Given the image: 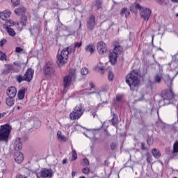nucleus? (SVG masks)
<instances>
[{"label": "nucleus", "instance_id": "nucleus-1", "mask_svg": "<svg viewBox=\"0 0 178 178\" xmlns=\"http://www.w3.org/2000/svg\"><path fill=\"white\" fill-rule=\"evenodd\" d=\"M140 74L136 70H133L128 74L126 77V83L129 86L131 90H134V87H137L140 84Z\"/></svg>", "mask_w": 178, "mask_h": 178}, {"label": "nucleus", "instance_id": "nucleus-2", "mask_svg": "<svg viewBox=\"0 0 178 178\" xmlns=\"http://www.w3.org/2000/svg\"><path fill=\"white\" fill-rule=\"evenodd\" d=\"M72 52H74V50L73 49V47L70 46L63 49L60 54H58L57 63L58 66H63V65H66V63H67L69 54H72Z\"/></svg>", "mask_w": 178, "mask_h": 178}, {"label": "nucleus", "instance_id": "nucleus-3", "mask_svg": "<svg viewBox=\"0 0 178 178\" xmlns=\"http://www.w3.org/2000/svg\"><path fill=\"white\" fill-rule=\"evenodd\" d=\"M76 71L75 69L70 70V74L68 75H66L63 78V87H64V91L66 92L67 91V89L70 86H72V82L76 80Z\"/></svg>", "mask_w": 178, "mask_h": 178}, {"label": "nucleus", "instance_id": "nucleus-4", "mask_svg": "<svg viewBox=\"0 0 178 178\" xmlns=\"http://www.w3.org/2000/svg\"><path fill=\"white\" fill-rule=\"evenodd\" d=\"M83 104H78L70 114V119L71 120H79L85 112Z\"/></svg>", "mask_w": 178, "mask_h": 178}, {"label": "nucleus", "instance_id": "nucleus-5", "mask_svg": "<svg viewBox=\"0 0 178 178\" xmlns=\"http://www.w3.org/2000/svg\"><path fill=\"white\" fill-rule=\"evenodd\" d=\"M12 127L8 124L0 126V141L8 143Z\"/></svg>", "mask_w": 178, "mask_h": 178}, {"label": "nucleus", "instance_id": "nucleus-6", "mask_svg": "<svg viewBox=\"0 0 178 178\" xmlns=\"http://www.w3.org/2000/svg\"><path fill=\"white\" fill-rule=\"evenodd\" d=\"M34 76V70L31 68H29L26 70L24 76L22 75H16L15 80L17 83H22V81H27L30 83L31 80H33V77Z\"/></svg>", "mask_w": 178, "mask_h": 178}, {"label": "nucleus", "instance_id": "nucleus-7", "mask_svg": "<svg viewBox=\"0 0 178 178\" xmlns=\"http://www.w3.org/2000/svg\"><path fill=\"white\" fill-rule=\"evenodd\" d=\"M135 8L136 9H138L139 10H140V17H142V19H143V20L146 22H148V20H149V17H151L152 13L151 9L142 7L137 3H135Z\"/></svg>", "mask_w": 178, "mask_h": 178}, {"label": "nucleus", "instance_id": "nucleus-8", "mask_svg": "<svg viewBox=\"0 0 178 178\" xmlns=\"http://www.w3.org/2000/svg\"><path fill=\"white\" fill-rule=\"evenodd\" d=\"M43 71L44 75L47 76H52L54 73H55V68L54 67V63L49 61L46 63L43 67Z\"/></svg>", "mask_w": 178, "mask_h": 178}, {"label": "nucleus", "instance_id": "nucleus-9", "mask_svg": "<svg viewBox=\"0 0 178 178\" xmlns=\"http://www.w3.org/2000/svg\"><path fill=\"white\" fill-rule=\"evenodd\" d=\"M54 176V172H52V170L42 168L40 172V177L42 178H48L52 177Z\"/></svg>", "mask_w": 178, "mask_h": 178}, {"label": "nucleus", "instance_id": "nucleus-10", "mask_svg": "<svg viewBox=\"0 0 178 178\" xmlns=\"http://www.w3.org/2000/svg\"><path fill=\"white\" fill-rule=\"evenodd\" d=\"M173 90L172 88H170V90H165L164 92H162V97L163 99H172L174 97Z\"/></svg>", "mask_w": 178, "mask_h": 178}, {"label": "nucleus", "instance_id": "nucleus-11", "mask_svg": "<svg viewBox=\"0 0 178 178\" xmlns=\"http://www.w3.org/2000/svg\"><path fill=\"white\" fill-rule=\"evenodd\" d=\"M97 51L100 55H102L106 52V44L104 42H99L97 43Z\"/></svg>", "mask_w": 178, "mask_h": 178}, {"label": "nucleus", "instance_id": "nucleus-12", "mask_svg": "<svg viewBox=\"0 0 178 178\" xmlns=\"http://www.w3.org/2000/svg\"><path fill=\"white\" fill-rule=\"evenodd\" d=\"M87 27L88 30H94L95 27V17L90 15L88 19Z\"/></svg>", "mask_w": 178, "mask_h": 178}, {"label": "nucleus", "instance_id": "nucleus-13", "mask_svg": "<svg viewBox=\"0 0 178 178\" xmlns=\"http://www.w3.org/2000/svg\"><path fill=\"white\" fill-rule=\"evenodd\" d=\"M13 147L15 151L17 152L23 148V143H22V139H20V138H16L15 139Z\"/></svg>", "mask_w": 178, "mask_h": 178}, {"label": "nucleus", "instance_id": "nucleus-14", "mask_svg": "<svg viewBox=\"0 0 178 178\" xmlns=\"http://www.w3.org/2000/svg\"><path fill=\"white\" fill-rule=\"evenodd\" d=\"M16 94H17V90L16 88L14 86H11L7 90V95L10 97L15 98L16 97Z\"/></svg>", "mask_w": 178, "mask_h": 178}, {"label": "nucleus", "instance_id": "nucleus-15", "mask_svg": "<svg viewBox=\"0 0 178 178\" xmlns=\"http://www.w3.org/2000/svg\"><path fill=\"white\" fill-rule=\"evenodd\" d=\"M10 15H12V12L10 10H6L0 13V19L4 21L8 20V18L10 17Z\"/></svg>", "mask_w": 178, "mask_h": 178}, {"label": "nucleus", "instance_id": "nucleus-16", "mask_svg": "<svg viewBox=\"0 0 178 178\" xmlns=\"http://www.w3.org/2000/svg\"><path fill=\"white\" fill-rule=\"evenodd\" d=\"M14 158L17 163H22L23 162V159H24L23 154H22L20 152H16Z\"/></svg>", "mask_w": 178, "mask_h": 178}, {"label": "nucleus", "instance_id": "nucleus-17", "mask_svg": "<svg viewBox=\"0 0 178 178\" xmlns=\"http://www.w3.org/2000/svg\"><path fill=\"white\" fill-rule=\"evenodd\" d=\"M109 60L111 65H115L118 60V53H115V51L111 52L109 54Z\"/></svg>", "mask_w": 178, "mask_h": 178}, {"label": "nucleus", "instance_id": "nucleus-18", "mask_svg": "<svg viewBox=\"0 0 178 178\" xmlns=\"http://www.w3.org/2000/svg\"><path fill=\"white\" fill-rule=\"evenodd\" d=\"M14 12L15 15H17L18 16H24L26 13V8L24 7H20L16 8Z\"/></svg>", "mask_w": 178, "mask_h": 178}, {"label": "nucleus", "instance_id": "nucleus-19", "mask_svg": "<svg viewBox=\"0 0 178 178\" xmlns=\"http://www.w3.org/2000/svg\"><path fill=\"white\" fill-rule=\"evenodd\" d=\"M85 51H86V52H90V54H92L94 51H95V47H94L92 44H88L85 47Z\"/></svg>", "mask_w": 178, "mask_h": 178}, {"label": "nucleus", "instance_id": "nucleus-20", "mask_svg": "<svg viewBox=\"0 0 178 178\" xmlns=\"http://www.w3.org/2000/svg\"><path fill=\"white\" fill-rule=\"evenodd\" d=\"M120 15L121 16H125V17H129L130 16V10L126 8H123L120 10Z\"/></svg>", "mask_w": 178, "mask_h": 178}, {"label": "nucleus", "instance_id": "nucleus-21", "mask_svg": "<svg viewBox=\"0 0 178 178\" xmlns=\"http://www.w3.org/2000/svg\"><path fill=\"white\" fill-rule=\"evenodd\" d=\"M152 154L153 156L156 158V159H159V158H161V152L156 148L152 150Z\"/></svg>", "mask_w": 178, "mask_h": 178}, {"label": "nucleus", "instance_id": "nucleus-22", "mask_svg": "<svg viewBox=\"0 0 178 178\" xmlns=\"http://www.w3.org/2000/svg\"><path fill=\"white\" fill-rule=\"evenodd\" d=\"M6 30L8 34L10 35V37H15V35H16V32H15V30H13V29L9 26H6Z\"/></svg>", "mask_w": 178, "mask_h": 178}, {"label": "nucleus", "instance_id": "nucleus-23", "mask_svg": "<svg viewBox=\"0 0 178 178\" xmlns=\"http://www.w3.org/2000/svg\"><path fill=\"white\" fill-rule=\"evenodd\" d=\"M14 97H8L6 99V103L8 105V106H13L15 105V99H13Z\"/></svg>", "mask_w": 178, "mask_h": 178}, {"label": "nucleus", "instance_id": "nucleus-24", "mask_svg": "<svg viewBox=\"0 0 178 178\" xmlns=\"http://www.w3.org/2000/svg\"><path fill=\"white\" fill-rule=\"evenodd\" d=\"M24 94H26V90L24 88L20 89L17 94L18 99H23Z\"/></svg>", "mask_w": 178, "mask_h": 178}, {"label": "nucleus", "instance_id": "nucleus-25", "mask_svg": "<svg viewBox=\"0 0 178 178\" xmlns=\"http://www.w3.org/2000/svg\"><path fill=\"white\" fill-rule=\"evenodd\" d=\"M57 137L60 141H67V138H66V136H65L64 135H62V132L60 131H58L57 132Z\"/></svg>", "mask_w": 178, "mask_h": 178}, {"label": "nucleus", "instance_id": "nucleus-26", "mask_svg": "<svg viewBox=\"0 0 178 178\" xmlns=\"http://www.w3.org/2000/svg\"><path fill=\"white\" fill-rule=\"evenodd\" d=\"M7 69L4 70L2 72V74H9L10 71L13 70V65H7Z\"/></svg>", "mask_w": 178, "mask_h": 178}, {"label": "nucleus", "instance_id": "nucleus-27", "mask_svg": "<svg viewBox=\"0 0 178 178\" xmlns=\"http://www.w3.org/2000/svg\"><path fill=\"white\" fill-rule=\"evenodd\" d=\"M31 35H35V34H38V33L40 31L38 29V27L33 26L30 29Z\"/></svg>", "mask_w": 178, "mask_h": 178}, {"label": "nucleus", "instance_id": "nucleus-28", "mask_svg": "<svg viewBox=\"0 0 178 178\" xmlns=\"http://www.w3.org/2000/svg\"><path fill=\"white\" fill-rule=\"evenodd\" d=\"M114 52L117 54V55L118 54H121V52H123V48L121 47L120 45L115 46Z\"/></svg>", "mask_w": 178, "mask_h": 178}, {"label": "nucleus", "instance_id": "nucleus-29", "mask_svg": "<svg viewBox=\"0 0 178 178\" xmlns=\"http://www.w3.org/2000/svg\"><path fill=\"white\" fill-rule=\"evenodd\" d=\"M20 23L22 26H26L27 24V17L22 15L20 18Z\"/></svg>", "mask_w": 178, "mask_h": 178}, {"label": "nucleus", "instance_id": "nucleus-30", "mask_svg": "<svg viewBox=\"0 0 178 178\" xmlns=\"http://www.w3.org/2000/svg\"><path fill=\"white\" fill-rule=\"evenodd\" d=\"M6 27H10L11 26H15V22L12 19H6Z\"/></svg>", "mask_w": 178, "mask_h": 178}, {"label": "nucleus", "instance_id": "nucleus-31", "mask_svg": "<svg viewBox=\"0 0 178 178\" xmlns=\"http://www.w3.org/2000/svg\"><path fill=\"white\" fill-rule=\"evenodd\" d=\"M178 153V141L175 142L173 145L172 154Z\"/></svg>", "mask_w": 178, "mask_h": 178}, {"label": "nucleus", "instance_id": "nucleus-32", "mask_svg": "<svg viewBox=\"0 0 178 178\" xmlns=\"http://www.w3.org/2000/svg\"><path fill=\"white\" fill-rule=\"evenodd\" d=\"M118 115H116V114H113V118L111 120L113 126H115L116 124V123H118Z\"/></svg>", "mask_w": 178, "mask_h": 178}, {"label": "nucleus", "instance_id": "nucleus-33", "mask_svg": "<svg viewBox=\"0 0 178 178\" xmlns=\"http://www.w3.org/2000/svg\"><path fill=\"white\" fill-rule=\"evenodd\" d=\"M81 74H82V76H87V74H88V69L87 67H83L81 70Z\"/></svg>", "mask_w": 178, "mask_h": 178}, {"label": "nucleus", "instance_id": "nucleus-34", "mask_svg": "<svg viewBox=\"0 0 178 178\" xmlns=\"http://www.w3.org/2000/svg\"><path fill=\"white\" fill-rule=\"evenodd\" d=\"M81 165L82 166H88V165H90V162L88 161V159H87V158H85L81 163Z\"/></svg>", "mask_w": 178, "mask_h": 178}, {"label": "nucleus", "instance_id": "nucleus-35", "mask_svg": "<svg viewBox=\"0 0 178 178\" xmlns=\"http://www.w3.org/2000/svg\"><path fill=\"white\" fill-rule=\"evenodd\" d=\"M11 2L14 8H16V6H19V5H20V0H11Z\"/></svg>", "mask_w": 178, "mask_h": 178}, {"label": "nucleus", "instance_id": "nucleus-36", "mask_svg": "<svg viewBox=\"0 0 178 178\" xmlns=\"http://www.w3.org/2000/svg\"><path fill=\"white\" fill-rule=\"evenodd\" d=\"M157 2L161 3V5H162L163 6H166V5H168V3H169L168 0H157Z\"/></svg>", "mask_w": 178, "mask_h": 178}, {"label": "nucleus", "instance_id": "nucleus-37", "mask_svg": "<svg viewBox=\"0 0 178 178\" xmlns=\"http://www.w3.org/2000/svg\"><path fill=\"white\" fill-rule=\"evenodd\" d=\"M77 159V152H76V149H72V161H76Z\"/></svg>", "mask_w": 178, "mask_h": 178}, {"label": "nucleus", "instance_id": "nucleus-38", "mask_svg": "<svg viewBox=\"0 0 178 178\" xmlns=\"http://www.w3.org/2000/svg\"><path fill=\"white\" fill-rule=\"evenodd\" d=\"M0 60H6V54L2 51H0Z\"/></svg>", "mask_w": 178, "mask_h": 178}, {"label": "nucleus", "instance_id": "nucleus-39", "mask_svg": "<svg viewBox=\"0 0 178 178\" xmlns=\"http://www.w3.org/2000/svg\"><path fill=\"white\" fill-rule=\"evenodd\" d=\"M161 75H156L154 77V81L155 83H161Z\"/></svg>", "mask_w": 178, "mask_h": 178}, {"label": "nucleus", "instance_id": "nucleus-40", "mask_svg": "<svg viewBox=\"0 0 178 178\" xmlns=\"http://www.w3.org/2000/svg\"><path fill=\"white\" fill-rule=\"evenodd\" d=\"M108 79L109 81H112V80H113V73H112V72H108Z\"/></svg>", "mask_w": 178, "mask_h": 178}, {"label": "nucleus", "instance_id": "nucleus-41", "mask_svg": "<svg viewBox=\"0 0 178 178\" xmlns=\"http://www.w3.org/2000/svg\"><path fill=\"white\" fill-rule=\"evenodd\" d=\"M82 172L84 173V175H88L90 173V168H85L82 170Z\"/></svg>", "mask_w": 178, "mask_h": 178}, {"label": "nucleus", "instance_id": "nucleus-42", "mask_svg": "<svg viewBox=\"0 0 178 178\" xmlns=\"http://www.w3.org/2000/svg\"><path fill=\"white\" fill-rule=\"evenodd\" d=\"M72 126V124H67L65 125V129L69 133L70 131V127Z\"/></svg>", "mask_w": 178, "mask_h": 178}, {"label": "nucleus", "instance_id": "nucleus-43", "mask_svg": "<svg viewBox=\"0 0 178 178\" xmlns=\"http://www.w3.org/2000/svg\"><path fill=\"white\" fill-rule=\"evenodd\" d=\"M118 146V144L116 143H112L111 144V149H116V147Z\"/></svg>", "mask_w": 178, "mask_h": 178}, {"label": "nucleus", "instance_id": "nucleus-44", "mask_svg": "<svg viewBox=\"0 0 178 178\" xmlns=\"http://www.w3.org/2000/svg\"><path fill=\"white\" fill-rule=\"evenodd\" d=\"M83 45V43L81 42H77L74 44V47L75 48H80Z\"/></svg>", "mask_w": 178, "mask_h": 178}, {"label": "nucleus", "instance_id": "nucleus-45", "mask_svg": "<svg viewBox=\"0 0 178 178\" xmlns=\"http://www.w3.org/2000/svg\"><path fill=\"white\" fill-rule=\"evenodd\" d=\"M6 43V39L3 38L0 41V47H3Z\"/></svg>", "mask_w": 178, "mask_h": 178}, {"label": "nucleus", "instance_id": "nucleus-46", "mask_svg": "<svg viewBox=\"0 0 178 178\" xmlns=\"http://www.w3.org/2000/svg\"><path fill=\"white\" fill-rule=\"evenodd\" d=\"M95 70H96L97 72H98L99 70H101V72H104V67H100L99 66H97V67H95Z\"/></svg>", "mask_w": 178, "mask_h": 178}, {"label": "nucleus", "instance_id": "nucleus-47", "mask_svg": "<svg viewBox=\"0 0 178 178\" xmlns=\"http://www.w3.org/2000/svg\"><path fill=\"white\" fill-rule=\"evenodd\" d=\"M72 3H74V5H79L80 0H72Z\"/></svg>", "mask_w": 178, "mask_h": 178}, {"label": "nucleus", "instance_id": "nucleus-48", "mask_svg": "<svg viewBox=\"0 0 178 178\" xmlns=\"http://www.w3.org/2000/svg\"><path fill=\"white\" fill-rule=\"evenodd\" d=\"M87 95H91L92 94H99V92H97L96 91H93V92H88L86 93Z\"/></svg>", "mask_w": 178, "mask_h": 178}, {"label": "nucleus", "instance_id": "nucleus-49", "mask_svg": "<svg viewBox=\"0 0 178 178\" xmlns=\"http://www.w3.org/2000/svg\"><path fill=\"white\" fill-rule=\"evenodd\" d=\"M22 51H23V49H22L21 47H16L15 49V52H22Z\"/></svg>", "mask_w": 178, "mask_h": 178}, {"label": "nucleus", "instance_id": "nucleus-50", "mask_svg": "<svg viewBox=\"0 0 178 178\" xmlns=\"http://www.w3.org/2000/svg\"><path fill=\"white\" fill-rule=\"evenodd\" d=\"M116 99L117 101H122V95H117Z\"/></svg>", "mask_w": 178, "mask_h": 178}, {"label": "nucleus", "instance_id": "nucleus-51", "mask_svg": "<svg viewBox=\"0 0 178 178\" xmlns=\"http://www.w3.org/2000/svg\"><path fill=\"white\" fill-rule=\"evenodd\" d=\"M147 144L149 145H151V144H152V138H148L147 139Z\"/></svg>", "mask_w": 178, "mask_h": 178}, {"label": "nucleus", "instance_id": "nucleus-52", "mask_svg": "<svg viewBox=\"0 0 178 178\" xmlns=\"http://www.w3.org/2000/svg\"><path fill=\"white\" fill-rule=\"evenodd\" d=\"M147 162H148V163H151V156H147Z\"/></svg>", "mask_w": 178, "mask_h": 178}, {"label": "nucleus", "instance_id": "nucleus-53", "mask_svg": "<svg viewBox=\"0 0 178 178\" xmlns=\"http://www.w3.org/2000/svg\"><path fill=\"white\" fill-rule=\"evenodd\" d=\"M67 163V159H65L63 160V165H65V163Z\"/></svg>", "mask_w": 178, "mask_h": 178}, {"label": "nucleus", "instance_id": "nucleus-54", "mask_svg": "<svg viewBox=\"0 0 178 178\" xmlns=\"http://www.w3.org/2000/svg\"><path fill=\"white\" fill-rule=\"evenodd\" d=\"M141 148L143 149H145V145H144V143H141Z\"/></svg>", "mask_w": 178, "mask_h": 178}, {"label": "nucleus", "instance_id": "nucleus-55", "mask_svg": "<svg viewBox=\"0 0 178 178\" xmlns=\"http://www.w3.org/2000/svg\"><path fill=\"white\" fill-rule=\"evenodd\" d=\"M171 2H172V3H178V0H171Z\"/></svg>", "mask_w": 178, "mask_h": 178}, {"label": "nucleus", "instance_id": "nucleus-56", "mask_svg": "<svg viewBox=\"0 0 178 178\" xmlns=\"http://www.w3.org/2000/svg\"><path fill=\"white\" fill-rule=\"evenodd\" d=\"M168 83H169L170 86H172V80L169 79L166 83L168 84Z\"/></svg>", "mask_w": 178, "mask_h": 178}, {"label": "nucleus", "instance_id": "nucleus-57", "mask_svg": "<svg viewBox=\"0 0 178 178\" xmlns=\"http://www.w3.org/2000/svg\"><path fill=\"white\" fill-rule=\"evenodd\" d=\"M90 86L91 87V88H94V84L92 83H90Z\"/></svg>", "mask_w": 178, "mask_h": 178}, {"label": "nucleus", "instance_id": "nucleus-58", "mask_svg": "<svg viewBox=\"0 0 178 178\" xmlns=\"http://www.w3.org/2000/svg\"><path fill=\"white\" fill-rule=\"evenodd\" d=\"M1 118H3V114L0 113V119H1Z\"/></svg>", "mask_w": 178, "mask_h": 178}, {"label": "nucleus", "instance_id": "nucleus-59", "mask_svg": "<svg viewBox=\"0 0 178 178\" xmlns=\"http://www.w3.org/2000/svg\"><path fill=\"white\" fill-rule=\"evenodd\" d=\"M17 108L19 109H22V107L20 106H17Z\"/></svg>", "mask_w": 178, "mask_h": 178}, {"label": "nucleus", "instance_id": "nucleus-60", "mask_svg": "<svg viewBox=\"0 0 178 178\" xmlns=\"http://www.w3.org/2000/svg\"><path fill=\"white\" fill-rule=\"evenodd\" d=\"M84 136H86V137H88V136H87V134H86V133H83Z\"/></svg>", "mask_w": 178, "mask_h": 178}, {"label": "nucleus", "instance_id": "nucleus-61", "mask_svg": "<svg viewBox=\"0 0 178 178\" xmlns=\"http://www.w3.org/2000/svg\"><path fill=\"white\" fill-rule=\"evenodd\" d=\"M175 16H176V17H178V13H177V14L175 15Z\"/></svg>", "mask_w": 178, "mask_h": 178}, {"label": "nucleus", "instance_id": "nucleus-62", "mask_svg": "<svg viewBox=\"0 0 178 178\" xmlns=\"http://www.w3.org/2000/svg\"><path fill=\"white\" fill-rule=\"evenodd\" d=\"M19 24H20V23L17 22V26H19Z\"/></svg>", "mask_w": 178, "mask_h": 178}, {"label": "nucleus", "instance_id": "nucleus-63", "mask_svg": "<svg viewBox=\"0 0 178 178\" xmlns=\"http://www.w3.org/2000/svg\"><path fill=\"white\" fill-rule=\"evenodd\" d=\"M74 172H72V176H74Z\"/></svg>", "mask_w": 178, "mask_h": 178}, {"label": "nucleus", "instance_id": "nucleus-64", "mask_svg": "<svg viewBox=\"0 0 178 178\" xmlns=\"http://www.w3.org/2000/svg\"><path fill=\"white\" fill-rule=\"evenodd\" d=\"M67 35H67H70V34H68V35Z\"/></svg>", "mask_w": 178, "mask_h": 178}]
</instances>
